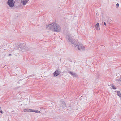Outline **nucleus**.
<instances>
[{"instance_id":"f257e3e1","label":"nucleus","mask_w":121,"mask_h":121,"mask_svg":"<svg viewBox=\"0 0 121 121\" xmlns=\"http://www.w3.org/2000/svg\"><path fill=\"white\" fill-rule=\"evenodd\" d=\"M70 34H68L66 36V38L68 39L69 42L73 44V46L77 50H78L80 51H83L85 50V48L82 44L78 43L77 44H75V41L71 37Z\"/></svg>"},{"instance_id":"f03ea898","label":"nucleus","mask_w":121,"mask_h":121,"mask_svg":"<svg viewBox=\"0 0 121 121\" xmlns=\"http://www.w3.org/2000/svg\"><path fill=\"white\" fill-rule=\"evenodd\" d=\"M46 27L47 29L49 27V29L55 32H60L61 30L60 26L55 22L47 25Z\"/></svg>"},{"instance_id":"7ed1b4c3","label":"nucleus","mask_w":121,"mask_h":121,"mask_svg":"<svg viewBox=\"0 0 121 121\" xmlns=\"http://www.w3.org/2000/svg\"><path fill=\"white\" fill-rule=\"evenodd\" d=\"M19 45L20 46V48L19 49L22 52L26 51L28 50V47L25 46L26 44L24 43H20Z\"/></svg>"},{"instance_id":"20e7f679","label":"nucleus","mask_w":121,"mask_h":121,"mask_svg":"<svg viewBox=\"0 0 121 121\" xmlns=\"http://www.w3.org/2000/svg\"><path fill=\"white\" fill-rule=\"evenodd\" d=\"M14 0H8L7 3L9 6L11 7H13L14 5L15 1Z\"/></svg>"},{"instance_id":"39448f33","label":"nucleus","mask_w":121,"mask_h":121,"mask_svg":"<svg viewBox=\"0 0 121 121\" xmlns=\"http://www.w3.org/2000/svg\"><path fill=\"white\" fill-rule=\"evenodd\" d=\"M61 73L60 72L59 70H56L54 73L53 75L55 77H56L60 74Z\"/></svg>"},{"instance_id":"423d86ee","label":"nucleus","mask_w":121,"mask_h":121,"mask_svg":"<svg viewBox=\"0 0 121 121\" xmlns=\"http://www.w3.org/2000/svg\"><path fill=\"white\" fill-rule=\"evenodd\" d=\"M23 111L25 112H32V109L28 108L25 109L23 110Z\"/></svg>"},{"instance_id":"0eeeda50","label":"nucleus","mask_w":121,"mask_h":121,"mask_svg":"<svg viewBox=\"0 0 121 121\" xmlns=\"http://www.w3.org/2000/svg\"><path fill=\"white\" fill-rule=\"evenodd\" d=\"M116 81L117 83L121 85V78L120 77L119 78L116 79Z\"/></svg>"},{"instance_id":"6e6552de","label":"nucleus","mask_w":121,"mask_h":121,"mask_svg":"<svg viewBox=\"0 0 121 121\" xmlns=\"http://www.w3.org/2000/svg\"><path fill=\"white\" fill-rule=\"evenodd\" d=\"M20 48V46L19 45H16L14 48L13 49V50H15L18 49H19V48Z\"/></svg>"},{"instance_id":"1a4fd4ad","label":"nucleus","mask_w":121,"mask_h":121,"mask_svg":"<svg viewBox=\"0 0 121 121\" xmlns=\"http://www.w3.org/2000/svg\"><path fill=\"white\" fill-rule=\"evenodd\" d=\"M99 26V24L98 23H97L96 25L95 26V27L96 28V29L98 30H100V28H98V27Z\"/></svg>"},{"instance_id":"9d476101","label":"nucleus","mask_w":121,"mask_h":121,"mask_svg":"<svg viewBox=\"0 0 121 121\" xmlns=\"http://www.w3.org/2000/svg\"><path fill=\"white\" fill-rule=\"evenodd\" d=\"M61 103L62 104L61 105L62 106H61V107H65L66 106V104L65 102L63 101H62Z\"/></svg>"},{"instance_id":"9b49d317","label":"nucleus","mask_w":121,"mask_h":121,"mask_svg":"<svg viewBox=\"0 0 121 121\" xmlns=\"http://www.w3.org/2000/svg\"><path fill=\"white\" fill-rule=\"evenodd\" d=\"M28 2L26 0H23L21 1V3L23 5H25Z\"/></svg>"},{"instance_id":"f8f14e48","label":"nucleus","mask_w":121,"mask_h":121,"mask_svg":"<svg viewBox=\"0 0 121 121\" xmlns=\"http://www.w3.org/2000/svg\"><path fill=\"white\" fill-rule=\"evenodd\" d=\"M32 112H34L36 113H39L40 112V111H38L37 110L32 109Z\"/></svg>"},{"instance_id":"ddd939ff","label":"nucleus","mask_w":121,"mask_h":121,"mask_svg":"<svg viewBox=\"0 0 121 121\" xmlns=\"http://www.w3.org/2000/svg\"><path fill=\"white\" fill-rule=\"evenodd\" d=\"M70 73L71 75L74 77H76V74L75 73H73L72 72H70Z\"/></svg>"},{"instance_id":"4468645a","label":"nucleus","mask_w":121,"mask_h":121,"mask_svg":"<svg viewBox=\"0 0 121 121\" xmlns=\"http://www.w3.org/2000/svg\"><path fill=\"white\" fill-rule=\"evenodd\" d=\"M117 95L120 97L121 98V95L120 91H117Z\"/></svg>"},{"instance_id":"2eb2a0df","label":"nucleus","mask_w":121,"mask_h":121,"mask_svg":"<svg viewBox=\"0 0 121 121\" xmlns=\"http://www.w3.org/2000/svg\"><path fill=\"white\" fill-rule=\"evenodd\" d=\"M112 88L113 89H116L114 85H112Z\"/></svg>"},{"instance_id":"dca6fc26","label":"nucleus","mask_w":121,"mask_h":121,"mask_svg":"<svg viewBox=\"0 0 121 121\" xmlns=\"http://www.w3.org/2000/svg\"><path fill=\"white\" fill-rule=\"evenodd\" d=\"M119 6V4L118 3H117L116 5V8H118Z\"/></svg>"},{"instance_id":"f3484780","label":"nucleus","mask_w":121,"mask_h":121,"mask_svg":"<svg viewBox=\"0 0 121 121\" xmlns=\"http://www.w3.org/2000/svg\"><path fill=\"white\" fill-rule=\"evenodd\" d=\"M0 112L2 113H3V112L2 110L0 111Z\"/></svg>"},{"instance_id":"a211bd4d","label":"nucleus","mask_w":121,"mask_h":121,"mask_svg":"<svg viewBox=\"0 0 121 121\" xmlns=\"http://www.w3.org/2000/svg\"><path fill=\"white\" fill-rule=\"evenodd\" d=\"M116 75L117 76H119V74L118 73H116Z\"/></svg>"},{"instance_id":"6ab92c4d","label":"nucleus","mask_w":121,"mask_h":121,"mask_svg":"<svg viewBox=\"0 0 121 121\" xmlns=\"http://www.w3.org/2000/svg\"><path fill=\"white\" fill-rule=\"evenodd\" d=\"M104 25H105V26H106V23H105V22H104Z\"/></svg>"},{"instance_id":"aec40b11","label":"nucleus","mask_w":121,"mask_h":121,"mask_svg":"<svg viewBox=\"0 0 121 121\" xmlns=\"http://www.w3.org/2000/svg\"><path fill=\"white\" fill-rule=\"evenodd\" d=\"M11 55V54H10L9 55V56H10V55Z\"/></svg>"},{"instance_id":"412c9836","label":"nucleus","mask_w":121,"mask_h":121,"mask_svg":"<svg viewBox=\"0 0 121 121\" xmlns=\"http://www.w3.org/2000/svg\"><path fill=\"white\" fill-rule=\"evenodd\" d=\"M30 76L29 77H32V76H31V75H30V76Z\"/></svg>"}]
</instances>
